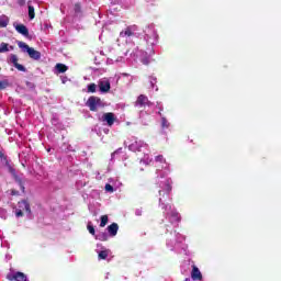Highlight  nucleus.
<instances>
[{"label": "nucleus", "instance_id": "nucleus-1", "mask_svg": "<svg viewBox=\"0 0 281 281\" xmlns=\"http://www.w3.org/2000/svg\"><path fill=\"white\" fill-rule=\"evenodd\" d=\"M18 47H20L22 52H26L32 60H38L41 58V52L30 47L25 42H19Z\"/></svg>", "mask_w": 281, "mask_h": 281}, {"label": "nucleus", "instance_id": "nucleus-2", "mask_svg": "<svg viewBox=\"0 0 281 281\" xmlns=\"http://www.w3.org/2000/svg\"><path fill=\"white\" fill-rule=\"evenodd\" d=\"M86 106H88L90 111L95 112L98 111V109L104 108V103L99 97L92 95L89 97V99L87 100Z\"/></svg>", "mask_w": 281, "mask_h": 281}, {"label": "nucleus", "instance_id": "nucleus-3", "mask_svg": "<svg viewBox=\"0 0 281 281\" xmlns=\"http://www.w3.org/2000/svg\"><path fill=\"white\" fill-rule=\"evenodd\" d=\"M134 106L136 109H146V106H150V100H148V97H146V94H140L135 101Z\"/></svg>", "mask_w": 281, "mask_h": 281}, {"label": "nucleus", "instance_id": "nucleus-4", "mask_svg": "<svg viewBox=\"0 0 281 281\" xmlns=\"http://www.w3.org/2000/svg\"><path fill=\"white\" fill-rule=\"evenodd\" d=\"M9 172L12 175L15 183H18L20 186L21 191L25 192V184L23 183V179H21V177H19V175H16V169L9 166Z\"/></svg>", "mask_w": 281, "mask_h": 281}, {"label": "nucleus", "instance_id": "nucleus-5", "mask_svg": "<svg viewBox=\"0 0 281 281\" xmlns=\"http://www.w3.org/2000/svg\"><path fill=\"white\" fill-rule=\"evenodd\" d=\"M7 280L9 281H27V277L23 272H15L7 274Z\"/></svg>", "mask_w": 281, "mask_h": 281}, {"label": "nucleus", "instance_id": "nucleus-6", "mask_svg": "<svg viewBox=\"0 0 281 281\" xmlns=\"http://www.w3.org/2000/svg\"><path fill=\"white\" fill-rule=\"evenodd\" d=\"M14 29L18 34H22L25 38H30V30L24 24H14Z\"/></svg>", "mask_w": 281, "mask_h": 281}, {"label": "nucleus", "instance_id": "nucleus-7", "mask_svg": "<svg viewBox=\"0 0 281 281\" xmlns=\"http://www.w3.org/2000/svg\"><path fill=\"white\" fill-rule=\"evenodd\" d=\"M10 63L18 69V71H27L25 66L19 64V57L15 54H12L10 57Z\"/></svg>", "mask_w": 281, "mask_h": 281}, {"label": "nucleus", "instance_id": "nucleus-8", "mask_svg": "<svg viewBox=\"0 0 281 281\" xmlns=\"http://www.w3.org/2000/svg\"><path fill=\"white\" fill-rule=\"evenodd\" d=\"M102 120L106 122L108 126H113L115 124V114L113 112L104 113Z\"/></svg>", "mask_w": 281, "mask_h": 281}, {"label": "nucleus", "instance_id": "nucleus-9", "mask_svg": "<svg viewBox=\"0 0 281 281\" xmlns=\"http://www.w3.org/2000/svg\"><path fill=\"white\" fill-rule=\"evenodd\" d=\"M191 278L194 281L203 280V274L201 273V270H199V267L195 265L192 266Z\"/></svg>", "mask_w": 281, "mask_h": 281}, {"label": "nucleus", "instance_id": "nucleus-10", "mask_svg": "<svg viewBox=\"0 0 281 281\" xmlns=\"http://www.w3.org/2000/svg\"><path fill=\"white\" fill-rule=\"evenodd\" d=\"M108 234L113 238L117 236V232L120 231V225L117 223H112L111 225L108 226Z\"/></svg>", "mask_w": 281, "mask_h": 281}, {"label": "nucleus", "instance_id": "nucleus-11", "mask_svg": "<svg viewBox=\"0 0 281 281\" xmlns=\"http://www.w3.org/2000/svg\"><path fill=\"white\" fill-rule=\"evenodd\" d=\"M136 30H137L136 25L127 26L124 31H122L120 33V36H122V37H124V36H134Z\"/></svg>", "mask_w": 281, "mask_h": 281}, {"label": "nucleus", "instance_id": "nucleus-12", "mask_svg": "<svg viewBox=\"0 0 281 281\" xmlns=\"http://www.w3.org/2000/svg\"><path fill=\"white\" fill-rule=\"evenodd\" d=\"M99 89L102 93H109L111 91V82L109 81H100Z\"/></svg>", "mask_w": 281, "mask_h": 281}, {"label": "nucleus", "instance_id": "nucleus-13", "mask_svg": "<svg viewBox=\"0 0 281 281\" xmlns=\"http://www.w3.org/2000/svg\"><path fill=\"white\" fill-rule=\"evenodd\" d=\"M19 207L25 210L27 214H32V209L30 207V202L27 200H22L19 202Z\"/></svg>", "mask_w": 281, "mask_h": 281}, {"label": "nucleus", "instance_id": "nucleus-14", "mask_svg": "<svg viewBox=\"0 0 281 281\" xmlns=\"http://www.w3.org/2000/svg\"><path fill=\"white\" fill-rule=\"evenodd\" d=\"M14 49V46H10L9 47V44L8 43H1L0 44V54H5V52H10Z\"/></svg>", "mask_w": 281, "mask_h": 281}, {"label": "nucleus", "instance_id": "nucleus-15", "mask_svg": "<svg viewBox=\"0 0 281 281\" xmlns=\"http://www.w3.org/2000/svg\"><path fill=\"white\" fill-rule=\"evenodd\" d=\"M55 69L58 71V74H65V71H67L69 68L65 64H56Z\"/></svg>", "mask_w": 281, "mask_h": 281}, {"label": "nucleus", "instance_id": "nucleus-16", "mask_svg": "<svg viewBox=\"0 0 281 281\" xmlns=\"http://www.w3.org/2000/svg\"><path fill=\"white\" fill-rule=\"evenodd\" d=\"M95 239L97 240H101L102 243H106V240H109V234L106 233H99L97 236H95Z\"/></svg>", "mask_w": 281, "mask_h": 281}, {"label": "nucleus", "instance_id": "nucleus-17", "mask_svg": "<svg viewBox=\"0 0 281 281\" xmlns=\"http://www.w3.org/2000/svg\"><path fill=\"white\" fill-rule=\"evenodd\" d=\"M8 23H10V19L8 16H0V27H8Z\"/></svg>", "mask_w": 281, "mask_h": 281}, {"label": "nucleus", "instance_id": "nucleus-18", "mask_svg": "<svg viewBox=\"0 0 281 281\" xmlns=\"http://www.w3.org/2000/svg\"><path fill=\"white\" fill-rule=\"evenodd\" d=\"M98 258H99V260H106V258H109V249L101 250L98 254Z\"/></svg>", "mask_w": 281, "mask_h": 281}, {"label": "nucleus", "instance_id": "nucleus-19", "mask_svg": "<svg viewBox=\"0 0 281 281\" xmlns=\"http://www.w3.org/2000/svg\"><path fill=\"white\" fill-rule=\"evenodd\" d=\"M108 223H109V215H102L101 222H100V227H106Z\"/></svg>", "mask_w": 281, "mask_h": 281}, {"label": "nucleus", "instance_id": "nucleus-20", "mask_svg": "<svg viewBox=\"0 0 281 281\" xmlns=\"http://www.w3.org/2000/svg\"><path fill=\"white\" fill-rule=\"evenodd\" d=\"M161 128H170V122L165 116H161Z\"/></svg>", "mask_w": 281, "mask_h": 281}, {"label": "nucleus", "instance_id": "nucleus-21", "mask_svg": "<svg viewBox=\"0 0 281 281\" xmlns=\"http://www.w3.org/2000/svg\"><path fill=\"white\" fill-rule=\"evenodd\" d=\"M36 13L34 12V8L32 5H29V18L32 21L33 19H35Z\"/></svg>", "mask_w": 281, "mask_h": 281}, {"label": "nucleus", "instance_id": "nucleus-22", "mask_svg": "<svg viewBox=\"0 0 281 281\" xmlns=\"http://www.w3.org/2000/svg\"><path fill=\"white\" fill-rule=\"evenodd\" d=\"M74 10H75V13H76V14H81V13H82V7L80 5V2H77V3L75 4Z\"/></svg>", "mask_w": 281, "mask_h": 281}, {"label": "nucleus", "instance_id": "nucleus-23", "mask_svg": "<svg viewBox=\"0 0 281 281\" xmlns=\"http://www.w3.org/2000/svg\"><path fill=\"white\" fill-rule=\"evenodd\" d=\"M95 89H98V86H95V83L88 85V93H95Z\"/></svg>", "mask_w": 281, "mask_h": 281}, {"label": "nucleus", "instance_id": "nucleus-24", "mask_svg": "<svg viewBox=\"0 0 281 281\" xmlns=\"http://www.w3.org/2000/svg\"><path fill=\"white\" fill-rule=\"evenodd\" d=\"M155 161L157 164H166V158H164V155H158L155 157Z\"/></svg>", "mask_w": 281, "mask_h": 281}, {"label": "nucleus", "instance_id": "nucleus-25", "mask_svg": "<svg viewBox=\"0 0 281 281\" xmlns=\"http://www.w3.org/2000/svg\"><path fill=\"white\" fill-rule=\"evenodd\" d=\"M87 229L89 234H91L92 236H95V228L93 227V225L88 224Z\"/></svg>", "mask_w": 281, "mask_h": 281}, {"label": "nucleus", "instance_id": "nucleus-26", "mask_svg": "<svg viewBox=\"0 0 281 281\" xmlns=\"http://www.w3.org/2000/svg\"><path fill=\"white\" fill-rule=\"evenodd\" d=\"M142 63L143 65H150V57H143Z\"/></svg>", "mask_w": 281, "mask_h": 281}, {"label": "nucleus", "instance_id": "nucleus-27", "mask_svg": "<svg viewBox=\"0 0 281 281\" xmlns=\"http://www.w3.org/2000/svg\"><path fill=\"white\" fill-rule=\"evenodd\" d=\"M8 88V81H0V90Z\"/></svg>", "mask_w": 281, "mask_h": 281}, {"label": "nucleus", "instance_id": "nucleus-28", "mask_svg": "<svg viewBox=\"0 0 281 281\" xmlns=\"http://www.w3.org/2000/svg\"><path fill=\"white\" fill-rule=\"evenodd\" d=\"M105 191H106V192H114L113 186L106 183V184H105Z\"/></svg>", "mask_w": 281, "mask_h": 281}, {"label": "nucleus", "instance_id": "nucleus-29", "mask_svg": "<svg viewBox=\"0 0 281 281\" xmlns=\"http://www.w3.org/2000/svg\"><path fill=\"white\" fill-rule=\"evenodd\" d=\"M15 216H18V218L23 216V210H16L15 211Z\"/></svg>", "mask_w": 281, "mask_h": 281}, {"label": "nucleus", "instance_id": "nucleus-30", "mask_svg": "<svg viewBox=\"0 0 281 281\" xmlns=\"http://www.w3.org/2000/svg\"><path fill=\"white\" fill-rule=\"evenodd\" d=\"M0 159H3L4 161H8V157L3 153H0Z\"/></svg>", "mask_w": 281, "mask_h": 281}, {"label": "nucleus", "instance_id": "nucleus-31", "mask_svg": "<svg viewBox=\"0 0 281 281\" xmlns=\"http://www.w3.org/2000/svg\"><path fill=\"white\" fill-rule=\"evenodd\" d=\"M172 217L176 218V221H181L179 213H172Z\"/></svg>", "mask_w": 281, "mask_h": 281}, {"label": "nucleus", "instance_id": "nucleus-32", "mask_svg": "<svg viewBox=\"0 0 281 281\" xmlns=\"http://www.w3.org/2000/svg\"><path fill=\"white\" fill-rule=\"evenodd\" d=\"M25 1H27V0H18V4L23 7V5H25Z\"/></svg>", "mask_w": 281, "mask_h": 281}, {"label": "nucleus", "instance_id": "nucleus-33", "mask_svg": "<svg viewBox=\"0 0 281 281\" xmlns=\"http://www.w3.org/2000/svg\"><path fill=\"white\" fill-rule=\"evenodd\" d=\"M172 191V187H170V184H167V192H171Z\"/></svg>", "mask_w": 281, "mask_h": 281}, {"label": "nucleus", "instance_id": "nucleus-34", "mask_svg": "<svg viewBox=\"0 0 281 281\" xmlns=\"http://www.w3.org/2000/svg\"><path fill=\"white\" fill-rule=\"evenodd\" d=\"M155 54V50H150L149 56H153Z\"/></svg>", "mask_w": 281, "mask_h": 281}, {"label": "nucleus", "instance_id": "nucleus-35", "mask_svg": "<svg viewBox=\"0 0 281 281\" xmlns=\"http://www.w3.org/2000/svg\"><path fill=\"white\" fill-rule=\"evenodd\" d=\"M137 215H138V216H142V212H138Z\"/></svg>", "mask_w": 281, "mask_h": 281}, {"label": "nucleus", "instance_id": "nucleus-36", "mask_svg": "<svg viewBox=\"0 0 281 281\" xmlns=\"http://www.w3.org/2000/svg\"><path fill=\"white\" fill-rule=\"evenodd\" d=\"M12 194L14 195V194H16V192H15V191H12Z\"/></svg>", "mask_w": 281, "mask_h": 281}, {"label": "nucleus", "instance_id": "nucleus-37", "mask_svg": "<svg viewBox=\"0 0 281 281\" xmlns=\"http://www.w3.org/2000/svg\"><path fill=\"white\" fill-rule=\"evenodd\" d=\"M158 114H160V115H161V111H159V112H158Z\"/></svg>", "mask_w": 281, "mask_h": 281}, {"label": "nucleus", "instance_id": "nucleus-38", "mask_svg": "<svg viewBox=\"0 0 281 281\" xmlns=\"http://www.w3.org/2000/svg\"><path fill=\"white\" fill-rule=\"evenodd\" d=\"M159 194L161 195V191H159Z\"/></svg>", "mask_w": 281, "mask_h": 281}]
</instances>
